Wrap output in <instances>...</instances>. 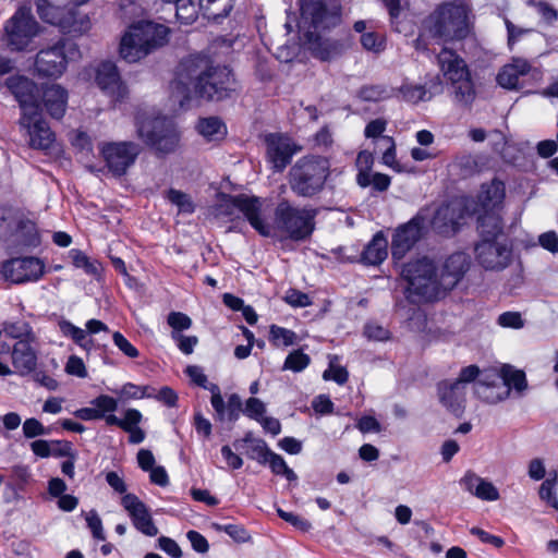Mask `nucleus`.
<instances>
[{
  "instance_id": "obj_16",
  "label": "nucleus",
  "mask_w": 558,
  "mask_h": 558,
  "mask_svg": "<svg viewBox=\"0 0 558 558\" xmlns=\"http://www.w3.org/2000/svg\"><path fill=\"white\" fill-rule=\"evenodd\" d=\"M14 236V243L35 245L38 241L35 225L29 220L17 217L10 209H0V238L8 240Z\"/></svg>"
},
{
  "instance_id": "obj_58",
  "label": "nucleus",
  "mask_w": 558,
  "mask_h": 558,
  "mask_svg": "<svg viewBox=\"0 0 558 558\" xmlns=\"http://www.w3.org/2000/svg\"><path fill=\"white\" fill-rule=\"evenodd\" d=\"M171 338L178 343L180 351L184 354H191L198 343L196 336H184L179 332H171Z\"/></svg>"
},
{
  "instance_id": "obj_45",
  "label": "nucleus",
  "mask_w": 558,
  "mask_h": 558,
  "mask_svg": "<svg viewBox=\"0 0 558 558\" xmlns=\"http://www.w3.org/2000/svg\"><path fill=\"white\" fill-rule=\"evenodd\" d=\"M248 441V439H246ZM272 454L266 445V442L262 439H253L250 440V447L247 450V456L252 460H256L257 462L265 464L267 460Z\"/></svg>"
},
{
  "instance_id": "obj_46",
  "label": "nucleus",
  "mask_w": 558,
  "mask_h": 558,
  "mask_svg": "<svg viewBox=\"0 0 558 558\" xmlns=\"http://www.w3.org/2000/svg\"><path fill=\"white\" fill-rule=\"evenodd\" d=\"M558 485V477L545 480L538 490L539 498L546 501L549 506L558 509V499L556 495V486Z\"/></svg>"
},
{
  "instance_id": "obj_28",
  "label": "nucleus",
  "mask_w": 558,
  "mask_h": 558,
  "mask_svg": "<svg viewBox=\"0 0 558 558\" xmlns=\"http://www.w3.org/2000/svg\"><path fill=\"white\" fill-rule=\"evenodd\" d=\"M466 391L461 383L444 380L438 384L440 402L451 412L459 414L464 409Z\"/></svg>"
},
{
  "instance_id": "obj_6",
  "label": "nucleus",
  "mask_w": 558,
  "mask_h": 558,
  "mask_svg": "<svg viewBox=\"0 0 558 558\" xmlns=\"http://www.w3.org/2000/svg\"><path fill=\"white\" fill-rule=\"evenodd\" d=\"M402 276L408 281V291L413 302H430L441 296L437 267L427 257L405 264Z\"/></svg>"
},
{
  "instance_id": "obj_27",
  "label": "nucleus",
  "mask_w": 558,
  "mask_h": 558,
  "mask_svg": "<svg viewBox=\"0 0 558 558\" xmlns=\"http://www.w3.org/2000/svg\"><path fill=\"white\" fill-rule=\"evenodd\" d=\"M460 484L468 493L481 500L497 501L500 498L498 488L473 471L465 472Z\"/></svg>"
},
{
  "instance_id": "obj_64",
  "label": "nucleus",
  "mask_w": 558,
  "mask_h": 558,
  "mask_svg": "<svg viewBox=\"0 0 558 558\" xmlns=\"http://www.w3.org/2000/svg\"><path fill=\"white\" fill-rule=\"evenodd\" d=\"M23 433L26 438H34L47 434L46 427L36 418H27L23 423Z\"/></svg>"
},
{
  "instance_id": "obj_41",
  "label": "nucleus",
  "mask_w": 558,
  "mask_h": 558,
  "mask_svg": "<svg viewBox=\"0 0 558 558\" xmlns=\"http://www.w3.org/2000/svg\"><path fill=\"white\" fill-rule=\"evenodd\" d=\"M167 199L177 206L180 213L192 214L195 209L191 197L179 190L170 189L167 192Z\"/></svg>"
},
{
  "instance_id": "obj_39",
  "label": "nucleus",
  "mask_w": 558,
  "mask_h": 558,
  "mask_svg": "<svg viewBox=\"0 0 558 558\" xmlns=\"http://www.w3.org/2000/svg\"><path fill=\"white\" fill-rule=\"evenodd\" d=\"M69 258L76 268H82L87 275L97 276L99 271V264L90 260L88 256L80 250H71Z\"/></svg>"
},
{
  "instance_id": "obj_13",
  "label": "nucleus",
  "mask_w": 558,
  "mask_h": 558,
  "mask_svg": "<svg viewBox=\"0 0 558 558\" xmlns=\"http://www.w3.org/2000/svg\"><path fill=\"white\" fill-rule=\"evenodd\" d=\"M314 217V210L295 208L287 201L280 202L275 210L277 227L293 240H303L313 232Z\"/></svg>"
},
{
  "instance_id": "obj_25",
  "label": "nucleus",
  "mask_w": 558,
  "mask_h": 558,
  "mask_svg": "<svg viewBox=\"0 0 558 558\" xmlns=\"http://www.w3.org/2000/svg\"><path fill=\"white\" fill-rule=\"evenodd\" d=\"M96 83L101 90L114 100H122L128 89L120 78V74L114 63L102 62L96 69Z\"/></svg>"
},
{
  "instance_id": "obj_11",
  "label": "nucleus",
  "mask_w": 558,
  "mask_h": 558,
  "mask_svg": "<svg viewBox=\"0 0 558 558\" xmlns=\"http://www.w3.org/2000/svg\"><path fill=\"white\" fill-rule=\"evenodd\" d=\"M137 135L158 153H173L179 144V133L172 120L165 117L138 118Z\"/></svg>"
},
{
  "instance_id": "obj_34",
  "label": "nucleus",
  "mask_w": 558,
  "mask_h": 558,
  "mask_svg": "<svg viewBox=\"0 0 558 558\" xmlns=\"http://www.w3.org/2000/svg\"><path fill=\"white\" fill-rule=\"evenodd\" d=\"M196 129L207 142H218L227 135L225 123L216 117L199 119Z\"/></svg>"
},
{
  "instance_id": "obj_1",
  "label": "nucleus",
  "mask_w": 558,
  "mask_h": 558,
  "mask_svg": "<svg viewBox=\"0 0 558 558\" xmlns=\"http://www.w3.org/2000/svg\"><path fill=\"white\" fill-rule=\"evenodd\" d=\"M233 77L227 66L215 65L202 53L183 58L171 83V97L180 107L197 99H221L232 89Z\"/></svg>"
},
{
  "instance_id": "obj_15",
  "label": "nucleus",
  "mask_w": 558,
  "mask_h": 558,
  "mask_svg": "<svg viewBox=\"0 0 558 558\" xmlns=\"http://www.w3.org/2000/svg\"><path fill=\"white\" fill-rule=\"evenodd\" d=\"M100 154L109 169L117 177L125 174L135 162L140 146L133 142H110L100 146Z\"/></svg>"
},
{
  "instance_id": "obj_24",
  "label": "nucleus",
  "mask_w": 558,
  "mask_h": 558,
  "mask_svg": "<svg viewBox=\"0 0 558 558\" xmlns=\"http://www.w3.org/2000/svg\"><path fill=\"white\" fill-rule=\"evenodd\" d=\"M475 395L488 404H496L509 397V388L501 383L496 371H487L474 386Z\"/></svg>"
},
{
  "instance_id": "obj_59",
  "label": "nucleus",
  "mask_w": 558,
  "mask_h": 558,
  "mask_svg": "<svg viewBox=\"0 0 558 558\" xmlns=\"http://www.w3.org/2000/svg\"><path fill=\"white\" fill-rule=\"evenodd\" d=\"M92 404L96 407L101 413V418L106 413H113L118 409V401L107 395H101L92 401Z\"/></svg>"
},
{
  "instance_id": "obj_56",
  "label": "nucleus",
  "mask_w": 558,
  "mask_h": 558,
  "mask_svg": "<svg viewBox=\"0 0 558 558\" xmlns=\"http://www.w3.org/2000/svg\"><path fill=\"white\" fill-rule=\"evenodd\" d=\"M208 390L211 392L210 402L214 410L216 411L217 418L220 421L225 420L227 404L223 401L219 387L215 384H209Z\"/></svg>"
},
{
  "instance_id": "obj_5",
  "label": "nucleus",
  "mask_w": 558,
  "mask_h": 558,
  "mask_svg": "<svg viewBox=\"0 0 558 558\" xmlns=\"http://www.w3.org/2000/svg\"><path fill=\"white\" fill-rule=\"evenodd\" d=\"M330 174V162L322 156L300 158L289 171L291 190L302 197H313L324 190Z\"/></svg>"
},
{
  "instance_id": "obj_43",
  "label": "nucleus",
  "mask_w": 558,
  "mask_h": 558,
  "mask_svg": "<svg viewBox=\"0 0 558 558\" xmlns=\"http://www.w3.org/2000/svg\"><path fill=\"white\" fill-rule=\"evenodd\" d=\"M174 3L177 4V17L183 24H191L196 20L198 8L195 3H193L191 0H181Z\"/></svg>"
},
{
  "instance_id": "obj_35",
  "label": "nucleus",
  "mask_w": 558,
  "mask_h": 558,
  "mask_svg": "<svg viewBox=\"0 0 558 558\" xmlns=\"http://www.w3.org/2000/svg\"><path fill=\"white\" fill-rule=\"evenodd\" d=\"M501 383L511 389H514L517 392L522 393L527 389V380L525 373L521 369H518L511 365H502L498 373Z\"/></svg>"
},
{
  "instance_id": "obj_37",
  "label": "nucleus",
  "mask_w": 558,
  "mask_h": 558,
  "mask_svg": "<svg viewBox=\"0 0 558 558\" xmlns=\"http://www.w3.org/2000/svg\"><path fill=\"white\" fill-rule=\"evenodd\" d=\"M198 7L207 19L217 20L229 14L233 2L232 0H199Z\"/></svg>"
},
{
  "instance_id": "obj_14",
  "label": "nucleus",
  "mask_w": 558,
  "mask_h": 558,
  "mask_svg": "<svg viewBox=\"0 0 558 558\" xmlns=\"http://www.w3.org/2000/svg\"><path fill=\"white\" fill-rule=\"evenodd\" d=\"M40 26L27 5L20 7L5 24L8 45L13 50H23L39 34Z\"/></svg>"
},
{
  "instance_id": "obj_9",
  "label": "nucleus",
  "mask_w": 558,
  "mask_h": 558,
  "mask_svg": "<svg viewBox=\"0 0 558 558\" xmlns=\"http://www.w3.org/2000/svg\"><path fill=\"white\" fill-rule=\"evenodd\" d=\"M262 201L256 196L220 195L213 209L216 218L233 219L239 213L243 214L250 225L263 236L271 234L270 226L262 218Z\"/></svg>"
},
{
  "instance_id": "obj_44",
  "label": "nucleus",
  "mask_w": 558,
  "mask_h": 558,
  "mask_svg": "<svg viewBox=\"0 0 558 558\" xmlns=\"http://www.w3.org/2000/svg\"><path fill=\"white\" fill-rule=\"evenodd\" d=\"M310 363L311 357L307 354L303 353L301 350H294L287 356L283 364V369L298 373L305 369Z\"/></svg>"
},
{
  "instance_id": "obj_49",
  "label": "nucleus",
  "mask_w": 558,
  "mask_h": 558,
  "mask_svg": "<svg viewBox=\"0 0 558 558\" xmlns=\"http://www.w3.org/2000/svg\"><path fill=\"white\" fill-rule=\"evenodd\" d=\"M85 520L92 535L95 539L105 541L106 534L102 526V521L96 510H90L86 513Z\"/></svg>"
},
{
  "instance_id": "obj_20",
  "label": "nucleus",
  "mask_w": 558,
  "mask_h": 558,
  "mask_svg": "<svg viewBox=\"0 0 558 558\" xmlns=\"http://www.w3.org/2000/svg\"><path fill=\"white\" fill-rule=\"evenodd\" d=\"M424 219L414 217L399 227L392 238L391 254L393 259H402L423 235Z\"/></svg>"
},
{
  "instance_id": "obj_2",
  "label": "nucleus",
  "mask_w": 558,
  "mask_h": 558,
  "mask_svg": "<svg viewBox=\"0 0 558 558\" xmlns=\"http://www.w3.org/2000/svg\"><path fill=\"white\" fill-rule=\"evenodd\" d=\"M478 231L481 240L474 247L476 262L492 271H501L509 267L513 259V250L504 236L500 216H480Z\"/></svg>"
},
{
  "instance_id": "obj_50",
  "label": "nucleus",
  "mask_w": 558,
  "mask_h": 558,
  "mask_svg": "<svg viewBox=\"0 0 558 558\" xmlns=\"http://www.w3.org/2000/svg\"><path fill=\"white\" fill-rule=\"evenodd\" d=\"M336 356L330 359L329 368L323 373L325 380H333L339 385L347 383L349 374L345 368L335 365Z\"/></svg>"
},
{
  "instance_id": "obj_51",
  "label": "nucleus",
  "mask_w": 558,
  "mask_h": 558,
  "mask_svg": "<svg viewBox=\"0 0 558 558\" xmlns=\"http://www.w3.org/2000/svg\"><path fill=\"white\" fill-rule=\"evenodd\" d=\"M168 325L172 328V332H179L191 328L192 319L184 313L171 312L167 318Z\"/></svg>"
},
{
  "instance_id": "obj_8",
  "label": "nucleus",
  "mask_w": 558,
  "mask_h": 558,
  "mask_svg": "<svg viewBox=\"0 0 558 558\" xmlns=\"http://www.w3.org/2000/svg\"><path fill=\"white\" fill-rule=\"evenodd\" d=\"M440 72L453 88L454 101L463 107L472 105L476 97L466 63L453 50L444 48L438 57Z\"/></svg>"
},
{
  "instance_id": "obj_26",
  "label": "nucleus",
  "mask_w": 558,
  "mask_h": 558,
  "mask_svg": "<svg viewBox=\"0 0 558 558\" xmlns=\"http://www.w3.org/2000/svg\"><path fill=\"white\" fill-rule=\"evenodd\" d=\"M7 86L15 96L22 108V114L37 111L36 85L25 76H11L7 80Z\"/></svg>"
},
{
  "instance_id": "obj_52",
  "label": "nucleus",
  "mask_w": 558,
  "mask_h": 558,
  "mask_svg": "<svg viewBox=\"0 0 558 558\" xmlns=\"http://www.w3.org/2000/svg\"><path fill=\"white\" fill-rule=\"evenodd\" d=\"M277 513H278V515L282 520H284L286 522L290 523L291 525H293L299 531L307 532L312 527V524H311L310 521H307L303 517L298 515V514H295L293 512H288V511H284V510L278 508L277 509Z\"/></svg>"
},
{
  "instance_id": "obj_29",
  "label": "nucleus",
  "mask_w": 558,
  "mask_h": 558,
  "mask_svg": "<svg viewBox=\"0 0 558 558\" xmlns=\"http://www.w3.org/2000/svg\"><path fill=\"white\" fill-rule=\"evenodd\" d=\"M33 341L19 340L12 350V365L14 373L25 376L35 371L37 365V355L32 345Z\"/></svg>"
},
{
  "instance_id": "obj_7",
  "label": "nucleus",
  "mask_w": 558,
  "mask_h": 558,
  "mask_svg": "<svg viewBox=\"0 0 558 558\" xmlns=\"http://www.w3.org/2000/svg\"><path fill=\"white\" fill-rule=\"evenodd\" d=\"M470 8L456 1L440 7L432 16L430 32L444 43L461 40L471 31Z\"/></svg>"
},
{
  "instance_id": "obj_63",
  "label": "nucleus",
  "mask_w": 558,
  "mask_h": 558,
  "mask_svg": "<svg viewBox=\"0 0 558 558\" xmlns=\"http://www.w3.org/2000/svg\"><path fill=\"white\" fill-rule=\"evenodd\" d=\"M530 3L535 7L546 23L553 24L558 19V12L549 3L545 1H531Z\"/></svg>"
},
{
  "instance_id": "obj_53",
  "label": "nucleus",
  "mask_w": 558,
  "mask_h": 558,
  "mask_svg": "<svg viewBox=\"0 0 558 558\" xmlns=\"http://www.w3.org/2000/svg\"><path fill=\"white\" fill-rule=\"evenodd\" d=\"M497 323L504 328L521 329L524 327V319L519 312H505L498 316Z\"/></svg>"
},
{
  "instance_id": "obj_36",
  "label": "nucleus",
  "mask_w": 558,
  "mask_h": 558,
  "mask_svg": "<svg viewBox=\"0 0 558 558\" xmlns=\"http://www.w3.org/2000/svg\"><path fill=\"white\" fill-rule=\"evenodd\" d=\"M397 89L381 85H365L357 92V97L363 101H384L396 96Z\"/></svg>"
},
{
  "instance_id": "obj_48",
  "label": "nucleus",
  "mask_w": 558,
  "mask_h": 558,
  "mask_svg": "<svg viewBox=\"0 0 558 558\" xmlns=\"http://www.w3.org/2000/svg\"><path fill=\"white\" fill-rule=\"evenodd\" d=\"M381 141L387 144V148H386L385 153L383 154V158H381L384 165H386L387 167H390L391 169H393L397 172H401L403 169L397 160L396 144H395L392 137L383 136Z\"/></svg>"
},
{
  "instance_id": "obj_62",
  "label": "nucleus",
  "mask_w": 558,
  "mask_h": 558,
  "mask_svg": "<svg viewBox=\"0 0 558 558\" xmlns=\"http://www.w3.org/2000/svg\"><path fill=\"white\" fill-rule=\"evenodd\" d=\"M362 46L371 51L379 52L384 49V38L376 33H364L361 36Z\"/></svg>"
},
{
  "instance_id": "obj_22",
  "label": "nucleus",
  "mask_w": 558,
  "mask_h": 558,
  "mask_svg": "<svg viewBox=\"0 0 558 558\" xmlns=\"http://www.w3.org/2000/svg\"><path fill=\"white\" fill-rule=\"evenodd\" d=\"M526 75L538 78L542 76V71L534 68L529 60L515 57L500 69L497 82L504 88L515 89L519 87L520 78Z\"/></svg>"
},
{
  "instance_id": "obj_55",
  "label": "nucleus",
  "mask_w": 558,
  "mask_h": 558,
  "mask_svg": "<svg viewBox=\"0 0 558 558\" xmlns=\"http://www.w3.org/2000/svg\"><path fill=\"white\" fill-rule=\"evenodd\" d=\"M118 393L122 399H142L150 397V395L147 393V387L138 386L133 383L124 384Z\"/></svg>"
},
{
  "instance_id": "obj_40",
  "label": "nucleus",
  "mask_w": 558,
  "mask_h": 558,
  "mask_svg": "<svg viewBox=\"0 0 558 558\" xmlns=\"http://www.w3.org/2000/svg\"><path fill=\"white\" fill-rule=\"evenodd\" d=\"M3 331L14 339L34 341L32 329L25 322H8L3 326Z\"/></svg>"
},
{
  "instance_id": "obj_12",
  "label": "nucleus",
  "mask_w": 558,
  "mask_h": 558,
  "mask_svg": "<svg viewBox=\"0 0 558 558\" xmlns=\"http://www.w3.org/2000/svg\"><path fill=\"white\" fill-rule=\"evenodd\" d=\"M80 54L77 46L66 39L59 40L51 47L41 49L35 60V69L39 76L60 77L68 63Z\"/></svg>"
},
{
  "instance_id": "obj_60",
  "label": "nucleus",
  "mask_w": 558,
  "mask_h": 558,
  "mask_svg": "<svg viewBox=\"0 0 558 558\" xmlns=\"http://www.w3.org/2000/svg\"><path fill=\"white\" fill-rule=\"evenodd\" d=\"M364 335L367 339L374 341H386L390 338L389 330L375 323H368L365 325Z\"/></svg>"
},
{
  "instance_id": "obj_61",
  "label": "nucleus",
  "mask_w": 558,
  "mask_h": 558,
  "mask_svg": "<svg viewBox=\"0 0 558 558\" xmlns=\"http://www.w3.org/2000/svg\"><path fill=\"white\" fill-rule=\"evenodd\" d=\"M65 372L69 375L76 376L78 378L87 377V369L83 360L76 355H71L65 364Z\"/></svg>"
},
{
  "instance_id": "obj_57",
  "label": "nucleus",
  "mask_w": 558,
  "mask_h": 558,
  "mask_svg": "<svg viewBox=\"0 0 558 558\" xmlns=\"http://www.w3.org/2000/svg\"><path fill=\"white\" fill-rule=\"evenodd\" d=\"M243 412L250 418L259 421L266 412V405L262 400L257 398H250L246 401Z\"/></svg>"
},
{
  "instance_id": "obj_54",
  "label": "nucleus",
  "mask_w": 558,
  "mask_h": 558,
  "mask_svg": "<svg viewBox=\"0 0 558 558\" xmlns=\"http://www.w3.org/2000/svg\"><path fill=\"white\" fill-rule=\"evenodd\" d=\"M114 345L128 357L136 359L140 355L138 350L119 331L112 333Z\"/></svg>"
},
{
  "instance_id": "obj_23",
  "label": "nucleus",
  "mask_w": 558,
  "mask_h": 558,
  "mask_svg": "<svg viewBox=\"0 0 558 558\" xmlns=\"http://www.w3.org/2000/svg\"><path fill=\"white\" fill-rule=\"evenodd\" d=\"M121 504L132 519L133 525L147 536H156L158 529L155 525L146 505L134 494H125Z\"/></svg>"
},
{
  "instance_id": "obj_33",
  "label": "nucleus",
  "mask_w": 558,
  "mask_h": 558,
  "mask_svg": "<svg viewBox=\"0 0 558 558\" xmlns=\"http://www.w3.org/2000/svg\"><path fill=\"white\" fill-rule=\"evenodd\" d=\"M388 255V241L381 232L374 235L363 252V260L368 265H378Z\"/></svg>"
},
{
  "instance_id": "obj_32",
  "label": "nucleus",
  "mask_w": 558,
  "mask_h": 558,
  "mask_svg": "<svg viewBox=\"0 0 558 558\" xmlns=\"http://www.w3.org/2000/svg\"><path fill=\"white\" fill-rule=\"evenodd\" d=\"M454 204L440 206L432 221L433 228L441 234L454 233L459 226L461 215Z\"/></svg>"
},
{
  "instance_id": "obj_3",
  "label": "nucleus",
  "mask_w": 558,
  "mask_h": 558,
  "mask_svg": "<svg viewBox=\"0 0 558 558\" xmlns=\"http://www.w3.org/2000/svg\"><path fill=\"white\" fill-rule=\"evenodd\" d=\"M301 14V26L305 27L308 24L305 37L312 53L323 61H328L338 56L340 52L338 43L323 37L320 32L339 23V12L337 10L329 11L318 0H302Z\"/></svg>"
},
{
  "instance_id": "obj_30",
  "label": "nucleus",
  "mask_w": 558,
  "mask_h": 558,
  "mask_svg": "<svg viewBox=\"0 0 558 558\" xmlns=\"http://www.w3.org/2000/svg\"><path fill=\"white\" fill-rule=\"evenodd\" d=\"M506 195L505 184L499 180H493L490 183L483 184L477 195V202L486 215H497V209L504 202Z\"/></svg>"
},
{
  "instance_id": "obj_31",
  "label": "nucleus",
  "mask_w": 558,
  "mask_h": 558,
  "mask_svg": "<svg viewBox=\"0 0 558 558\" xmlns=\"http://www.w3.org/2000/svg\"><path fill=\"white\" fill-rule=\"evenodd\" d=\"M43 105L52 118L61 119L68 106V92L58 84L46 86L43 92Z\"/></svg>"
},
{
  "instance_id": "obj_10",
  "label": "nucleus",
  "mask_w": 558,
  "mask_h": 558,
  "mask_svg": "<svg viewBox=\"0 0 558 558\" xmlns=\"http://www.w3.org/2000/svg\"><path fill=\"white\" fill-rule=\"evenodd\" d=\"M65 0H35L38 16L46 23L58 26L69 34H84L90 28L87 14L75 7L64 4Z\"/></svg>"
},
{
  "instance_id": "obj_38",
  "label": "nucleus",
  "mask_w": 558,
  "mask_h": 558,
  "mask_svg": "<svg viewBox=\"0 0 558 558\" xmlns=\"http://www.w3.org/2000/svg\"><path fill=\"white\" fill-rule=\"evenodd\" d=\"M397 92L401 94L403 100L411 104L432 99V94L420 84L404 83Z\"/></svg>"
},
{
  "instance_id": "obj_17",
  "label": "nucleus",
  "mask_w": 558,
  "mask_h": 558,
  "mask_svg": "<svg viewBox=\"0 0 558 558\" xmlns=\"http://www.w3.org/2000/svg\"><path fill=\"white\" fill-rule=\"evenodd\" d=\"M20 126L28 137V144L32 148L48 150L52 147L56 137L48 123L37 111L22 114Z\"/></svg>"
},
{
  "instance_id": "obj_19",
  "label": "nucleus",
  "mask_w": 558,
  "mask_h": 558,
  "mask_svg": "<svg viewBox=\"0 0 558 558\" xmlns=\"http://www.w3.org/2000/svg\"><path fill=\"white\" fill-rule=\"evenodd\" d=\"M267 160L277 171H282L293 155L301 150L290 137L282 134H268L265 137Z\"/></svg>"
},
{
  "instance_id": "obj_4",
  "label": "nucleus",
  "mask_w": 558,
  "mask_h": 558,
  "mask_svg": "<svg viewBox=\"0 0 558 558\" xmlns=\"http://www.w3.org/2000/svg\"><path fill=\"white\" fill-rule=\"evenodd\" d=\"M170 29L158 23L141 21L132 24L120 41V56L133 63L168 43Z\"/></svg>"
},
{
  "instance_id": "obj_18",
  "label": "nucleus",
  "mask_w": 558,
  "mask_h": 558,
  "mask_svg": "<svg viewBox=\"0 0 558 558\" xmlns=\"http://www.w3.org/2000/svg\"><path fill=\"white\" fill-rule=\"evenodd\" d=\"M45 266L36 257L12 258L2 264L3 278L12 283L36 281L44 275Z\"/></svg>"
},
{
  "instance_id": "obj_21",
  "label": "nucleus",
  "mask_w": 558,
  "mask_h": 558,
  "mask_svg": "<svg viewBox=\"0 0 558 558\" xmlns=\"http://www.w3.org/2000/svg\"><path fill=\"white\" fill-rule=\"evenodd\" d=\"M469 266L470 262L466 254L454 253L444 262L440 268H437L441 296L459 283L469 269Z\"/></svg>"
},
{
  "instance_id": "obj_42",
  "label": "nucleus",
  "mask_w": 558,
  "mask_h": 558,
  "mask_svg": "<svg viewBox=\"0 0 558 558\" xmlns=\"http://www.w3.org/2000/svg\"><path fill=\"white\" fill-rule=\"evenodd\" d=\"M269 335H270V337H269L270 341L277 347L291 345L295 342V339H296V335L294 331L283 328V327H279L277 325L270 326Z\"/></svg>"
},
{
  "instance_id": "obj_47",
  "label": "nucleus",
  "mask_w": 558,
  "mask_h": 558,
  "mask_svg": "<svg viewBox=\"0 0 558 558\" xmlns=\"http://www.w3.org/2000/svg\"><path fill=\"white\" fill-rule=\"evenodd\" d=\"M271 471L275 474L283 475L288 481H295L296 474L287 465L283 458L275 452L267 460Z\"/></svg>"
}]
</instances>
